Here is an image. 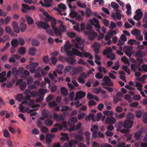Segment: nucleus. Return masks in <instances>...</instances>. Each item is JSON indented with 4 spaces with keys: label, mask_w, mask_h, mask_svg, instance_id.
Returning a JSON list of instances; mask_svg holds the SVG:
<instances>
[{
    "label": "nucleus",
    "mask_w": 147,
    "mask_h": 147,
    "mask_svg": "<svg viewBox=\"0 0 147 147\" xmlns=\"http://www.w3.org/2000/svg\"><path fill=\"white\" fill-rule=\"evenodd\" d=\"M77 4L80 7L85 8L86 7V5L84 3H81L79 1L77 2Z\"/></svg>",
    "instance_id": "nucleus-49"
},
{
    "label": "nucleus",
    "mask_w": 147,
    "mask_h": 147,
    "mask_svg": "<svg viewBox=\"0 0 147 147\" xmlns=\"http://www.w3.org/2000/svg\"><path fill=\"white\" fill-rule=\"evenodd\" d=\"M134 117V114L131 113H128L126 116L127 119H133Z\"/></svg>",
    "instance_id": "nucleus-38"
},
{
    "label": "nucleus",
    "mask_w": 147,
    "mask_h": 147,
    "mask_svg": "<svg viewBox=\"0 0 147 147\" xmlns=\"http://www.w3.org/2000/svg\"><path fill=\"white\" fill-rule=\"evenodd\" d=\"M19 109L20 111L22 113L25 112L26 111L23 106L22 104H20L19 105Z\"/></svg>",
    "instance_id": "nucleus-62"
},
{
    "label": "nucleus",
    "mask_w": 147,
    "mask_h": 147,
    "mask_svg": "<svg viewBox=\"0 0 147 147\" xmlns=\"http://www.w3.org/2000/svg\"><path fill=\"white\" fill-rule=\"evenodd\" d=\"M133 124V121L126 119L123 123V127L125 128L129 129L131 127Z\"/></svg>",
    "instance_id": "nucleus-11"
},
{
    "label": "nucleus",
    "mask_w": 147,
    "mask_h": 147,
    "mask_svg": "<svg viewBox=\"0 0 147 147\" xmlns=\"http://www.w3.org/2000/svg\"><path fill=\"white\" fill-rule=\"evenodd\" d=\"M78 13L74 11H72L69 14V16L72 18H75L77 16Z\"/></svg>",
    "instance_id": "nucleus-41"
},
{
    "label": "nucleus",
    "mask_w": 147,
    "mask_h": 147,
    "mask_svg": "<svg viewBox=\"0 0 147 147\" xmlns=\"http://www.w3.org/2000/svg\"><path fill=\"white\" fill-rule=\"evenodd\" d=\"M53 30L55 33V36H61L62 34V32L59 29L56 28H54Z\"/></svg>",
    "instance_id": "nucleus-20"
},
{
    "label": "nucleus",
    "mask_w": 147,
    "mask_h": 147,
    "mask_svg": "<svg viewBox=\"0 0 147 147\" xmlns=\"http://www.w3.org/2000/svg\"><path fill=\"white\" fill-rule=\"evenodd\" d=\"M123 126V123L122 121H120L117 123L115 125V127L117 131H120Z\"/></svg>",
    "instance_id": "nucleus-16"
},
{
    "label": "nucleus",
    "mask_w": 147,
    "mask_h": 147,
    "mask_svg": "<svg viewBox=\"0 0 147 147\" xmlns=\"http://www.w3.org/2000/svg\"><path fill=\"white\" fill-rule=\"evenodd\" d=\"M86 34L88 35V38L89 39L92 40L96 37L98 35V34L96 32H94L92 30L91 32L86 31Z\"/></svg>",
    "instance_id": "nucleus-7"
},
{
    "label": "nucleus",
    "mask_w": 147,
    "mask_h": 147,
    "mask_svg": "<svg viewBox=\"0 0 147 147\" xmlns=\"http://www.w3.org/2000/svg\"><path fill=\"white\" fill-rule=\"evenodd\" d=\"M53 121L50 119H46L44 120V124L47 126H51L53 124Z\"/></svg>",
    "instance_id": "nucleus-31"
},
{
    "label": "nucleus",
    "mask_w": 147,
    "mask_h": 147,
    "mask_svg": "<svg viewBox=\"0 0 147 147\" xmlns=\"http://www.w3.org/2000/svg\"><path fill=\"white\" fill-rule=\"evenodd\" d=\"M6 72L3 71L0 73V82H3L6 80L7 78L6 77Z\"/></svg>",
    "instance_id": "nucleus-15"
},
{
    "label": "nucleus",
    "mask_w": 147,
    "mask_h": 147,
    "mask_svg": "<svg viewBox=\"0 0 147 147\" xmlns=\"http://www.w3.org/2000/svg\"><path fill=\"white\" fill-rule=\"evenodd\" d=\"M107 57L108 58H110L111 60H114L115 59V55L113 53L108 54L107 56Z\"/></svg>",
    "instance_id": "nucleus-42"
},
{
    "label": "nucleus",
    "mask_w": 147,
    "mask_h": 147,
    "mask_svg": "<svg viewBox=\"0 0 147 147\" xmlns=\"http://www.w3.org/2000/svg\"><path fill=\"white\" fill-rule=\"evenodd\" d=\"M72 69L73 67L71 66H66L65 67L64 70V72L65 73L68 72L71 70H72Z\"/></svg>",
    "instance_id": "nucleus-43"
},
{
    "label": "nucleus",
    "mask_w": 147,
    "mask_h": 147,
    "mask_svg": "<svg viewBox=\"0 0 147 147\" xmlns=\"http://www.w3.org/2000/svg\"><path fill=\"white\" fill-rule=\"evenodd\" d=\"M30 94L32 96L34 97H37L39 95L38 92L36 91H32L30 92Z\"/></svg>",
    "instance_id": "nucleus-45"
},
{
    "label": "nucleus",
    "mask_w": 147,
    "mask_h": 147,
    "mask_svg": "<svg viewBox=\"0 0 147 147\" xmlns=\"http://www.w3.org/2000/svg\"><path fill=\"white\" fill-rule=\"evenodd\" d=\"M124 136L125 137H127V141H129L132 138V136L131 134H130L129 133H127V134H125L124 135Z\"/></svg>",
    "instance_id": "nucleus-59"
},
{
    "label": "nucleus",
    "mask_w": 147,
    "mask_h": 147,
    "mask_svg": "<svg viewBox=\"0 0 147 147\" xmlns=\"http://www.w3.org/2000/svg\"><path fill=\"white\" fill-rule=\"evenodd\" d=\"M113 50L110 47H108L106 49L103 51V54L104 55H108V53L111 52Z\"/></svg>",
    "instance_id": "nucleus-29"
},
{
    "label": "nucleus",
    "mask_w": 147,
    "mask_h": 147,
    "mask_svg": "<svg viewBox=\"0 0 147 147\" xmlns=\"http://www.w3.org/2000/svg\"><path fill=\"white\" fill-rule=\"evenodd\" d=\"M115 119L112 117H107L105 120V123L107 124H113L116 123Z\"/></svg>",
    "instance_id": "nucleus-12"
},
{
    "label": "nucleus",
    "mask_w": 147,
    "mask_h": 147,
    "mask_svg": "<svg viewBox=\"0 0 147 147\" xmlns=\"http://www.w3.org/2000/svg\"><path fill=\"white\" fill-rule=\"evenodd\" d=\"M117 26L116 24L113 22H111L110 23L109 28L111 29H113L114 28H116Z\"/></svg>",
    "instance_id": "nucleus-50"
},
{
    "label": "nucleus",
    "mask_w": 147,
    "mask_h": 147,
    "mask_svg": "<svg viewBox=\"0 0 147 147\" xmlns=\"http://www.w3.org/2000/svg\"><path fill=\"white\" fill-rule=\"evenodd\" d=\"M63 125H62L60 123H56L54 125V126L57 128L58 130H61L63 127H65L67 126V123L65 121L63 122L62 123Z\"/></svg>",
    "instance_id": "nucleus-13"
},
{
    "label": "nucleus",
    "mask_w": 147,
    "mask_h": 147,
    "mask_svg": "<svg viewBox=\"0 0 147 147\" xmlns=\"http://www.w3.org/2000/svg\"><path fill=\"white\" fill-rule=\"evenodd\" d=\"M35 24L39 28H42L45 29H47L50 27V26L47 23L43 21L36 22Z\"/></svg>",
    "instance_id": "nucleus-4"
},
{
    "label": "nucleus",
    "mask_w": 147,
    "mask_h": 147,
    "mask_svg": "<svg viewBox=\"0 0 147 147\" xmlns=\"http://www.w3.org/2000/svg\"><path fill=\"white\" fill-rule=\"evenodd\" d=\"M73 29L74 30L80 32V31L79 28V24H77L73 27Z\"/></svg>",
    "instance_id": "nucleus-61"
},
{
    "label": "nucleus",
    "mask_w": 147,
    "mask_h": 147,
    "mask_svg": "<svg viewBox=\"0 0 147 147\" xmlns=\"http://www.w3.org/2000/svg\"><path fill=\"white\" fill-rule=\"evenodd\" d=\"M51 21V26L53 29L54 28H56L55 25L57 23V21L53 17H52L51 19H49Z\"/></svg>",
    "instance_id": "nucleus-22"
},
{
    "label": "nucleus",
    "mask_w": 147,
    "mask_h": 147,
    "mask_svg": "<svg viewBox=\"0 0 147 147\" xmlns=\"http://www.w3.org/2000/svg\"><path fill=\"white\" fill-rule=\"evenodd\" d=\"M103 114L106 115H112L113 113L112 111H104Z\"/></svg>",
    "instance_id": "nucleus-48"
},
{
    "label": "nucleus",
    "mask_w": 147,
    "mask_h": 147,
    "mask_svg": "<svg viewBox=\"0 0 147 147\" xmlns=\"http://www.w3.org/2000/svg\"><path fill=\"white\" fill-rule=\"evenodd\" d=\"M144 56L143 52L140 50H138L135 53V56L136 57H142Z\"/></svg>",
    "instance_id": "nucleus-24"
},
{
    "label": "nucleus",
    "mask_w": 147,
    "mask_h": 147,
    "mask_svg": "<svg viewBox=\"0 0 147 147\" xmlns=\"http://www.w3.org/2000/svg\"><path fill=\"white\" fill-rule=\"evenodd\" d=\"M82 68L80 66H78L77 67H73L72 71L75 74L80 72L82 71Z\"/></svg>",
    "instance_id": "nucleus-18"
},
{
    "label": "nucleus",
    "mask_w": 147,
    "mask_h": 147,
    "mask_svg": "<svg viewBox=\"0 0 147 147\" xmlns=\"http://www.w3.org/2000/svg\"><path fill=\"white\" fill-rule=\"evenodd\" d=\"M131 34L135 36L136 38L138 40L142 41L143 40V37L141 35V32L139 30L135 29L131 31Z\"/></svg>",
    "instance_id": "nucleus-2"
},
{
    "label": "nucleus",
    "mask_w": 147,
    "mask_h": 147,
    "mask_svg": "<svg viewBox=\"0 0 147 147\" xmlns=\"http://www.w3.org/2000/svg\"><path fill=\"white\" fill-rule=\"evenodd\" d=\"M38 96H39V97L37 98L35 100L36 102L37 103L42 101L44 99V97L42 96H41L39 95Z\"/></svg>",
    "instance_id": "nucleus-56"
},
{
    "label": "nucleus",
    "mask_w": 147,
    "mask_h": 147,
    "mask_svg": "<svg viewBox=\"0 0 147 147\" xmlns=\"http://www.w3.org/2000/svg\"><path fill=\"white\" fill-rule=\"evenodd\" d=\"M133 49V47L131 46L125 47L124 48V51L126 55L129 57L131 56Z\"/></svg>",
    "instance_id": "nucleus-9"
},
{
    "label": "nucleus",
    "mask_w": 147,
    "mask_h": 147,
    "mask_svg": "<svg viewBox=\"0 0 147 147\" xmlns=\"http://www.w3.org/2000/svg\"><path fill=\"white\" fill-rule=\"evenodd\" d=\"M49 91L46 89L41 88L39 90L38 92L40 94L42 95V96L44 95V94L48 92Z\"/></svg>",
    "instance_id": "nucleus-34"
},
{
    "label": "nucleus",
    "mask_w": 147,
    "mask_h": 147,
    "mask_svg": "<svg viewBox=\"0 0 147 147\" xmlns=\"http://www.w3.org/2000/svg\"><path fill=\"white\" fill-rule=\"evenodd\" d=\"M111 5L112 8L115 9H117L119 7L118 4L114 2H112L111 3Z\"/></svg>",
    "instance_id": "nucleus-47"
},
{
    "label": "nucleus",
    "mask_w": 147,
    "mask_h": 147,
    "mask_svg": "<svg viewBox=\"0 0 147 147\" xmlns=\"http://www.w3.org/2000/svg\"><path fill=\"white\" fill-rule=\"evenodd\" d=\"M11 44L12 47H16L18 45V42L17 39H13L11 41Z\"/></svg>",
    "instance_id": "nucleus-26"
},
{
    "label": "nucleus",
    "mask_w": 147,
    "mask_h": 147,
    "mask_svg": "<svg viewBox=\"0 0 147 147\" xmlns=\"http://www.w3.org/2000/svg\"><path fill=\"white\" fill-rule=\"evenodd\" d=\"M42 115L45 118H48L49 112L47 110H44L42 111Z\"/></svg>",
    "instance_id": "nucleus-33"
},
{
    "label": "nucleus",
    "mask_w": 147,
    "mask_h": 147,
    "mask_svg": "<svg viewBox=\"0 0 147 147\" xmlns=\"http://www.w3.org/2000/svg\"><path fill=\"white\" fill-rule=\"evenodd\" d=\"M59 8L63 10H65L66 7L65 5L63 3H60L58 5Z\"/></svg>",
    "instance_id": "nucleus-60"
},
{
    "label": "nucleus",
    "mask_w": 147,
    "mask_h": 147,
    "mask_svg": "<svg viewBox=\"0 0 147 147\" xmlns=\"http://www.w3.org/2000/svg\"><path fill=\"white\" fill-rule=\"evenodd\" d=\"M141 134L142 132L140 131L136 132L135 133L134 137L136 140H138L140 139Z\"/></svg>",
    "instance_id": "nucleus-27"
},
{
    "label": "nucleus",
    "mask_w": 147,
    "mask_h": 147,
    "mask_svg": "<svg viewBox=\"0 0 147 147\" xmlns=\"http://www.w3.org/2000/svg\"><path fill=\"white\" fill-rule=\"evenodd\" d=\"M41 130L42 132H45L46 133H48V128L47 127L45 126H42L41 127Z\"/></svg>",
    "instance_id": "nucleus-53"
},
{
    "label": "nucleus",
    "mask_w": 147,
    "mask_h": 147,
    "mask_svg": "<svg viewBox=\"0 0 147 147\" xmlns=\"http://www.w3.org/2000/svg\"><path fill=\"white\" fill-rule=\"evenodd\" d=\"M86 16L87 17H88L92 15V11L90 8L87 7L86 8Z\"/></svg>",
    "instance_id": "nucleus-39"
},
{
    "label": "nucleus",
    "mask_w": 147,
    "mask_h": 147,
    "mask_svg": "<svg viewBox=\"0 0 147 147\" xmlns=\"http://www.w3.org/2000/svg\"><path fill=\"white\" fill-rule=\"evenodd\" d=\"M18 52L21 55H23L26 53L25 48L24 47H21L18 50Z\"/></svg>",
    "instance_id": "nucleus-36"
},
{
    "label": "nucleus",
    "mask_w": 147,
    "mask_h": 147,
    "mask_svg": "<svg viewBox=\"0 0 147 147\" xmlns=\"http://www.w3.org/2000/svg\"><path fill=\"white\" fill-rule=\"evenodd\" d=\"M23 80L22 79H19L16 82V84L18 85L21 83L20 85V88L21 90L24 91L26 87V83L25 82H23Z\"/></svg>",
    "instance_id": "nucleus-8"
},
{
    "label": "nucleus",
    "mask_w": 147,
    "mask_h": 147,
    "mask_svg": "<svg viewBox=\"0 0 147 147\" xmlns=\"http://www.w3.org/2000/svg\"><path fill=\"white\" fill-rule=\"evenodd\" d=\"M136 14L134 16L133 18L137 21L140 20L142 18L143 14L140 9H137L136 11Z\"/></svg>",
    "instance_id": "nucleus-6"
},
{
    "label": "nucleus",
    "mask_w": 147,
    "mask_h": 147,
    "mask_svg": "<svg viewBox=\"0 0 147 147\" xmlns=\"http://www.w3.org/2000/svg\"><path fill=\"white\" fill-rule=\"evenodd\" d=\"M140 66V64L139 63L136 64H132L131 65L130 67L132 71L134 72H136V71L137 69Z\"/></svg>",
    "instance_id": "nucleus-17"
},
{
    "label": "nucleus",
    "mask_w": 147,
    "mask_h": 147,
    "mask_svg": "<svg viewBox=\"0 0 147 147\" xmlns=\"http://www.w3.org/2000/svg\"><path fill=\"white\" fill-rule=\"evenodd\" d=\"M61 135L62 136L61 138V140H67L69 139L68 134L67 133H61Z\"/></svg>",
    "instance_id": "nucleus-25"
},
{
    "label": "nucleus",
    "mask_w": 147,
    "mask_h": 147,
    "mask_svg": "<svg viewBox=\"0 0 147 147\" xmlns=\"http://www.w3.org/2000/svg\"><path fill=\"white\" fill-rule=\"evenodd\" d=\"M143 121L144 123H147V113H144L143 116Z\"/></svg>",
    "instance_id": "nucleus-64"
},
{
    "label": "nucleus",
    "mask_w": 147,
    "mask_h": 147,
    "mask_svg": "<svg viewBox=\"0 0 147 147\" xmlns=\"http://www.w3.org/2000/svg\"><path fill=\"white\" fill-rule=\"evenodd\" d=\"M126 8L127 9L126 13L129 15L131 14V7L129 4H127L126 5Z\"/></svg>",
    "instance_id": "nucleus-30"
},
{
    "label": "nucleus",
    "mask_w": 147,
    "mask_h": 147,
    "mask_svg": "<svg viewBox=\"0 0 147 147\" xmlns=\"http://www.w3.org/2000/svg\"><path fill=\"white\" fill-rule=\"evenodd\" d=\"M76 138L78 141H81L83 140V138L81 135L78 134L75 136Z\"/></svg>",
    "instance_id": "nucleus-63"
},
{
    "label": "nucleus",
    "mask_w": 147,
    "mask_h": 147,
    "mask_svg": "<svg viewBox=\"0 0 147 147\" xmlns=\"http://www.w3.org/2000/svg\"><path fill=\"white\" fill-rule=\"evenodd\" d=\"M95 136L96 137H93V138H104V135L103 134L101 133V132H99L98 133H96L95 134Z\"/></svg>",
    "instance_id": "nucleus-40"
},
{
    "label": "nucleus",
    "mask_w": 147,
    "mask_h": 147,
    "mask_svg": "<svg viewBox=\"0 0 147 147\" xmlns=\"http://www.w3.org/2000/svg\"><path fill=\"white\" fill-rule=\"evenodd\" d=\"M122 69L125 71L128 75H129L130 74V72L129 70L128 69V67L127 66L123 65L122 66Z\"/></svg>",
    "instance_id": "nucleus-54"
},
{
    "label": "nucleus",
    "mask_w": 147,
    "mask_h": 147,
    "mask_svg": "<svg viewBox=\"0 0 147 147\" xmlns=\"http://www.w3.org/2000/svg\"><path fill=\"white\" fill-rule=\"evenodd\" d=\"M102 90V88L101 87L96 88L94 89V92L96 94H97L100 93Z\"/></svg>",
    "instance_id": "nucleus-51"
},
{
    "label": "nucleus",
    "mask_w": 147,
    "mask_h": 147,
    "mask_svg": "<svg viewBox=\"0 0 147 147\" xmlns=\"http://www.w3.org/2000/svg\"><path fill=\"white\" fill-rule=\"evenodd\" d=\"M61 92L63 96H67L68 94L67 90L65 87H62L60 89Z\"/></svg>",
    "instance_id": "nucleus-23"
},
{
    "label": "nucleus",
    "mask_w": 147,
    "mask_h": 147,
    "mask_svg": "<svg viewBox=\"0 0 147 147\" xmlns=\"http://www.w3.org/2000/svg\"><path fill=\"white\" fill-rule=\"evenodd\" d=\"M51 60L53 64L55 65L57 61V59L56 57H52L51 58Z\"/></svg>",
    "instance_id": "nucleus-52"
},
{
    "label": "nucleus",
    "mask_w": 147,
    "mask_h": 147,
    "mask_svg": "<svg viewBox=\"0 0 147 147\" xmlns=\"http://www.w3.org/2000/svg\"><path fill=\"white\" fill-rule=\"evenodd\" d=\"M13 29L14 32L16 33H18L20 31L19 27L18 26V24L16 22H12Z\"/></svg>",
    "instance_id": "nucleus-14"
},
{
    "label": "nucleus",
    "mask_w": 147,
    "mask_h": 147,
    "mask_svg": "<svg viewBox=\"0 0 147 147\" xmlns=\"http://www.w3.org/2000/svg\"><path fill=\"white\" fill-rule=\"evenodd\" d=\"M85 95L86 93L85 92L82 91H80L76 93L74 100H77L81 99L85 96Z\"/></svg>",
    "instance_id": "nucleus-10"
},
{
    "label": "nucleus",
    "mask_w": 147,
    "mask_h": 147,
    "mask_svg": "<svg viewBox=\"0 0 147 147\" xmlns=\"http://www.w3.org/2000/svg\"><path fill=\"white\" fill-rule=\"evenodd\" d=\"M36 50L35 48L32 47L29 50V53L32 55H34L36 52Z\"/></svg>",
    "instance_id": "nucleus-37"
},
{
    "label": "nucleus",
    "mask_w": 147,
    "mask_h": 147,
    "mask_svg": "<svg viewBox=\"0 0 147 147\" xmlns=\"http://www.w3.org/2000/svg\"><path fill=\"white\" fill-rule=\"evenodd\" d=\"M67 34L71 38L75 37L76 36V34L75 33L72 32H67Z\"/></svg>",
    "instance_id": "nucleus-55"
},
{
    "label": "nucleus",
    "mask_w": 147,
    "mask_h": 147,
    "mask_svg": "<svg viewBox=\"0 0 147 147\" xmlns=\"http://www.w3.org/2000/svg\"><path fill=\"white\" fill-rule=\"evenodd\" d=\"M22 11L24 13H26V10H30L29 6L26 4L24 3H22Z\"/></svg>",
    "instance_id": "nucleus-19"
},
{
    "label": "nucleus",
    "mask_w": 147,
    "mask_h": 147,
    "mask_svg": "<svg viewBox=\"0 0 147 147\" xmlns=\"http://www.w3.org/2000/svg\"><path fill=\"white\" fill-rule=\"evenodd\" d=\"M69 63L71 64H75L76 61L73 58L67 59L66 60Z\"/></svg>",
    "instance_id": "nucleus-44"
},
{
    "label": "nucleus",
    "mask_w": 147,
    "mask_h": 147,
    "mask_svg": "<svg viewBox=\"0 0 147 147\" xmlns=\"http://www.w3.org/2000/svg\"><path fill=\"white\" fill-rule=\"evenodd\" d=\"M142 115V112L141 110H139L136 111V115L137 117L140 118Z\"/></svg>",
    "instance_id": "nucleus-58"
},
{
    "label": "nucleus",
    "mask_w": 147,
    "mask_h": 147,
    "mask_svg": "<svg viewBox=\"0 0 147 147\" xmlns=\"http://www.w3.org/2000/svg\"><path fill=\"white\" fill-rule=\"evenodd\" d=\"M32 46L36 47L39 45V42L36 39H34L32 41Z\"/></svg>",
    "instance_id": "nucleus-46"
},
{
    "label": "nucleus",
    "mask_w": 147,
    "mask_h": 147,
    "mask_svg": "<svg viewBox=\"0 0 147 147\" xmlns=\"http://www.w3.org/2000/svg\"><path fill=\"white\" fill-rule=\"evenodd\" d=\"M143 22L144 24L143 25V26L145 28H147V12L145 13L143 18Z\"/></svg>",
    "instance_id": "nucleus-21"
},
{
    "label": "nucleus",
    "mask_w": 147,
    "mask_h": 147,
    "mask_svg": "<svg viewBox=\"0 0 147 147\" xmlns=\"http://www.w3.org/2000/svg\"><path fill=\"white\" fill-rule=\"evenodd\" d=\"M78 142V141L76 140H71L69 142V145L68 146L69 147H72L74 144H76Z\"/></svg>",
    "instance_id": "nucleus-32"
},
{
    "label": "nucleus",
    "mask_w": 147,
    "mask_h": 147,
    "mask_svg": "<svg viewBox=\"0 0 147 147\" xmlns=\"http://www.w3.org/2000/svg\"><path fill=\"white\" fill-rule=\"evenodd\" d=\"M20 31L22 32H24L26 28V24L21 23L20 25Z\"/></svg>",
    "instance_id": "nucleus-35"
},
{
    "label": "nucleus",
    "mask_w": 147,
    "mask_h": 147,
    "mask_svg": "<svg viewBox=\"0 0 147 147\" xmlns=\"http://www.w3.org/2000/svg\"><path fill=\"white\" fill-rule=\"evenodd\" d=\"M103 82L101 84L102 86H112L113 85V83L111 82V80L108 76H105L102 80Z\"/></svg>",
    "instance_id": "nucleus-3"
},
{
    "label": "nucleus",
    "mask_w": 147,
    "mask_h": 147,
    "mask_svg": "<svg viewBox=\"0 0 147 147\" xmlns=\"http://www.w3.org/2000/svg\"><path fill=\"white\" fill-rule=\"evenodd\" d=\"M72 50L74 52L75 55L81 57H83V56H84L85 57L88 58L90 59H93V57L92 55L89 53L86 52H83V55L82 53L75 49L72 48Z\"/></svg>",
    "instance_id": "nucleus-1"
},
{
    "label": "nucleus",
    "mask_w": 147,
    "mask_h": 147,
    "mask_svg": "<svg viewBox=\"0 0 147 147\" xmlns=\"http://www.w3.org/2000/svg\"><path fill=\"white\" fill-rule=\"evenodd\" d=\"M71 47L69 44H65L64 45V50L66 52V55L67 56L71 57H73L74 56V53L72 51L69 50L71 49Z\"/></svg>",
    "instance_id": "nucleus-5"
},
{
    "label": "nucleus",
    "mask_w": 147,
    "mask_h": 147,
    "mask_svg": "<svg viewBox=\"0 0 147 147\" xmlns=\"http://www.w3.org/2000/svg\"><path fill=\"white\" fill-rule=\"evenodd\" d=\"M90 130L91 131L92 133V137L93 138L96 137L95 136V134L97 133V131L95 129H94V128H91Z\"/></svg>",
    "instance_id": "nucleus-57"
},
{
    "label": "nucleus",
    "mask_w": 147,
    "mask_h": 147,
    "mask_svg": "<svg viewBox=\"0 0 147 147\" xmlns=\"http://www.w3.org/2000/svg\"><path fill=\"white\" fill-rule=\"evenodd\" d=\"M26 20L29 25H32L34 22V21L32 18L28 15L26 16Z\"/></svg>",
    "instance_id": "nucleus-28"
}]
</instances>
